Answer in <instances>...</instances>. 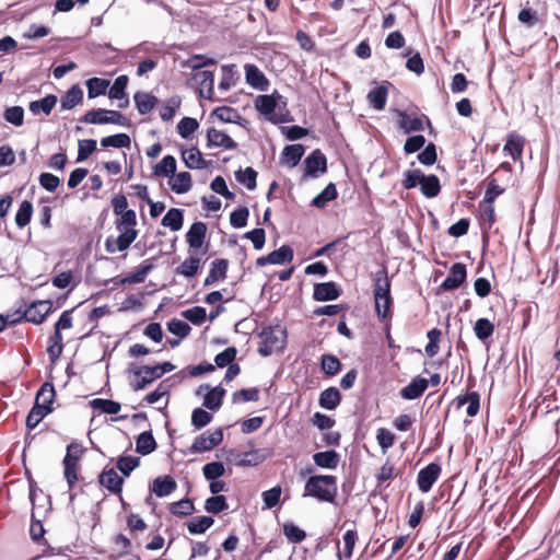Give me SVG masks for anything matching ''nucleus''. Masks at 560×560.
<instances>
[{
  "instance_id": "f704fd0d",
  "label": "nucleus",
  "mask_w": 560,
  "mask_h": 560,
  "mask_svg": "<svg viewBox=\"0 0 560 560\" xmlns=\"http://www.w3.org/2000/svg\"><path fill=\"white\" fill-rule=\"evenodd\" d=\"M337 198H338V190H337L336 184L329 183L318 195H316L312 199L311 206L318 208V209H323L327 206L328 202L334 201Z\"/></svg>"
},
{
  "instance_id": "0e129e2a",
  "label": "nucleus",
  "mask_w": 560,
  "mask_h": 560,
  "mask_svg": "<svg viewBox=\"0 0 560 560\" xmlns=\"http://www.w3.org/2000/svg\"><path fill=\"white\" fill-rule=\"evenodd\" d=\"M3 118L7 122L20 127L24 122V108L20 105L7 107L3 112Z\"/></svg>"
},
{
  "instance_id": "79ce46f5",
  "label": "nucleus",
  "mask_w": 560,
  "mask_h": 560,
  "mask_svg": "<svg viewBox=\"0 0 560 560\" xmlns=\"http://www.w3.org/2000/svg\"><path fill=\"white\" fill-rule=\"evenodd\" d=\"M320 370L326 376L331 377L342 370V363L335 354H323L320 357Z\"/></svg>"
},
{
  "instance_id": "4468645a",
  "label": "nucleus",
  "mask_w": 560,
  "mask_h": 560,
  "mask_svg": "<svg viewBox=\"0 0 560 560\" xmlns=\"http://www.w3.org/2000/svg\"><path fill=\"white\" fill-rule=\"evenodd\" d=\"M373 295L375 305L380 304L382 300L390 296V280L387 275V268L382 266L374 275L373 279Z\"/></svg>"
},
{
  "instance_id": "bb28decb",
  "label": "nucleus",
  "mask_w": 560,
  "mask_h": 560,
  "mask_svg": "<svg viewBox=\"0 0 560 560\" xmlns=\"http://www.w3.org/2000/svg\"><path fill=\"white\" fill-rule=\"evenodd\" d=\"M313 462L319 468L334 470L339 465L340 455L335 450L317 452L313 455Z\"/></svg>"
},
{
  "instance_id": "8fccbe9b",
  "label": "nucleus",
  "mask_w": 560,
  "mask_h": 560,
  "mask_svg": "<svg viewBox=\"0 0 560 560\" xmlns=\"http://www.w3.org/2000/svg\"><path fill=\"white\" fill-rule=\"evenodd\" d=\"M195 510L194 502L188 498H184L170 504V512L178 517L189 516L195 512Z\"/></svg>"
},
{
  "instance_id": "f257e3e1",
  "label": "nucleus",
  "mask_w": 560,
  "mask_h": 560,
  "mask_svg": "<svg viewBox=\"0 0 560 560\" xmlns=\"http://www.w3.org/2000/svg\"><path fill=\"white\" fill-rule=\"evenodd\" d=\"M337 478L332 475H313L304 486V497H312L319 502L334 503L337 495Z\"/></svg>"
},
{
  "instance_id": "cd10ccee",
  "label": "nucleus",
  "mask_w": 560,
  "mask_h": 560,
  "mask_svg": "<svg viewBox=\"0 0 560 560\" xmlns=\"http://www.w3.org/2000/svg\"><path fill=\"white\" fill-rule=\"evenodd\" d=\"M341 399L340 390L335 386H330L319 394L318 404L323 409L335 410L340 405Z\"/></svg>"
},
{
  "instance_id": "49530a36",
  "label": "nucleus",
  "mask_w": 560,
  "mask_h": 560,
  "mask_svg": "<svg viewBox=\"0 0 560 560\" xmlns=\"http://www.w3.org/2000/svg\"><path fill=\"white\" fill-rule=\"evenodd\" d=\"M90 406L94 410L106 415H117L121 409V405L118 401L106 398H94L90 401Z\"/></svg>"
},
{
  "instance_id": "f3484780",
  "label": "nucleus",
  "mask_w": 560,
  "mask_h": 560,
  "mask_svg": "<svg viewBox=\"0 0 560 560\" xmlns=\"http://www.w3.org/2000/svg\"><path fill=\"white\" fill-rule=\"evenodd\" d=\"M177 488L175 479L170 476H160L153 479L149 483V490L154 493L158 498H164L173 493Z\"/></svg>"
},
{
  "instance_id": "7ed1b4c3",
  "label": "nucleus",
  "mask_w": 560,
  "mask_h": 560,
  "mask_svg": "<svg viewBox=\"0 0 560 560\" xmlns=\"http://www.w3.org/2000/svg\"><path fill=\"white\" fill-rule=\"evenodd\" d=\"M80 122L83 124H92V125H118L126 128L131 127V120L122 115L118 110L114 109H105V108H94L86 112L79 119Z\"/></svg>"
},
{
  "instance_id": "5fc2aeb1",
  "label": "nucleus",
  "mask_w": 560,
  "mask_h": 560,
  "mask_svg": "<svg viewBox=\"0 0 560 560\" xmlns=\"http://www.w3.org/2000/svg\"><path fill=\"white\" fill-rule=\"evenodd\" d=\"M266 459V455L262 450H250L243 453L242 459L236 463L238 467H255L261 464Z\"/></svg>"
},
{
  "instance_id": "c85d7f7f",
  "label": "nucleus",
  "mask_w": 560,
  "mask_h": 560,
  "mask_svg": "<svg viewBox=\"0 0 560 560\" xmlns=\"http://www.w3.org/2000/svg\"><path fill=\"white\" fill-rule=\"evenodd\" d=\"M133 101L140 115H147L153 110L159 100L151 93L138 91L133 94Z\"/></svg>"
},
{
  "instance_id": "a19ab883",
  "label": "nucleus",
  "mask_w": 560,
  "mask_h": 560,
  "mask_svg": "<svg viewBox=\"0 0 560 560\" xmlns=\"http://www.w3.org/2000/svg\"><path fill=\"white\" fill-rule=\"evenodd\" d=\"M109 80L93 77L85 81V85L88 89V97L95 98L106 93L107 88L109 86Z\"/></svg>"
},
{
  "instance_id": "3c124183",
  "label": "nucleus",
  "mask_w": 560,
  "mask_h": 560,
  "mask_svg": "<svg viewBox=\"0 0 560 560\" xmlns=\"http://www.w3.org/2000/svg\"><path fill=\"white\" fill-rule=\"evenodd\" d=\"M129 82V78L126 74H121L117 77L114 80V83L112 84L109 91H108V97L110 100H118L121 101L122 98H126V89Z\"/></svg>"
},
{
  "instance_id": "c9c22d12",
  "label": "nucleus",
  "mask_w": 560,
  "mask_h": 560,
  "mask_svg": "<svg viewBox=\"0 0 560 560\" xmlns=\"http://www.w3.org/2000/svg\"><path fill=\"white\" fill-rule=\"evenodd\" d=\"M161 224L173 232L179 231L184 224V210L179 208L168 209L163 217Z\"/></svg>"
},
{
  "instance_id": "6e6552de",
  "label": "nucleus",
  "mask_w": 560,
  "mask_h": 560,
  "mask_svg": "<svg viewBox=\"0 0 560 560\" xmlns=\"http://www.w3.org/2000/svg\"><path fill=\"white\" fill-rule=\"evenodd\" d=\"M223 441V429L218 428L208 436L206 433L198 435L190 447L188 448L189 454H200L203 452L211 451L212 448L220 445Z\"/></svg>"
},
{
  "instance_id": "e2e57ef3",
  "label": "nucleus",
  "mask_w": 560,
  "mask_h": 560,
  "mask_svg": "<svg viewBox=\"0 0 560 560\" xmlns=\"http://www.w3.org/2000/svg\"><path fill=\"white\" fill-rule=\"evenodd\" d=\"M97 141L95 139H82L78 141V155L77 162L81 163L89 159V156L96 150Z\"/></svg>"
},
{
  "instance_id": "412c9836",
  "label": "nucleus",
  "mask_w": 560,
  "mask_h": 560,
  "mask_svg": "<svg viewBox=\"0 0 560 560\" xmlns=\"http://www.w3.org/2000/svg\"><path fill=\"white\" fill-rule=\"evenodd\" d=\"M211 116H214L220 121L226 124H236L241 127H246L248 125V121L240 115L237 109L226 105L214 108Z\"/></svg>"
},
{
  "instance_id": "338daca9",
  "label": "nucleus",
  "mask_w": 560,
  "mask_h": 560,
  "mask_svg": "<svg viewBox=\"0 0 560 560\" xmlns=\"http://www.w3.org/2000/svg\"><path fill=\"white\" fill-rule=\"evenodd\" d=\"M167 330L179 339H184L190 334L191 327L186 320L172 318L167 323Z\"/></svg>"
},
{
  "instance_id": "6ab92c4d",
  "label": "nucleus",
  "mask_w": 560,
  "mask_h": 560,
  "mask_svg": "<svg viewBox=\"0 0 560 560\" xmlns=\"http://www.w3.org/2000/svg\"><path fill=\"white\" fill-rule=\"evenodd\" d=\"M56 397V390L52 382L46 381L36 393L34 404H38L39 408L47 413L52 412V402Z\"/></svg>"
},
{
  "instance_id": "423d86ee",
  "label": "nucleus",
  "mask_w": 560,
  "mask_h": 560,
  "mask_svg": "<svg viewBox=\"0 0 560 560\" xmlns=\"http://www.w3.org/2000/svg\"><path fill=\"white\" fill-rule=\"evenodd\" d=\"M149 369H151L153 371L155 370L154 365H137L133 362L128 364L127 374L133 375L137 377L136 382H130V387L135 392L143 390L149 385H151L153 382L161 378V375L159 372L155 376V373L150 372Z\"/></svg>"
},
{
  "instance_id": "4be33fe9",
  "label": "nucleus",
  "mask_w": 560,
  "mask_h": 560,
  "mask_svg": "<svg viewBox=\"0 0 560 560\" xmlns=\"http://www.w3.org/2000/svg\"><path fill=\"white\" fill-rule=\"evenodd\" d=\"M229 269V260L225 258H218L211 262L210 271L203 281L205 287H210L218 281L226 279Z\"/></svg>"
},
{
  "instance_id": "473e14b6",
  "label": "nucleus",
  "mask_w": 560,
  "mask_h": 560,
  "mask_svg": "<svg viewBox=\"0 0 560 560\" xmlns=\"http://www.w3.org/2000/svg\"><path fill=\"white\" fill-rule=\"evenodd\" d=\"M226 390L221 385L210 388L203 397L202 406L209 410L218 411L222 406Z\"/></svg>"
},
{
  "instance_id": "052dcab7",
  "label": "nucleus",
  "mask_w": 560,
  "mask_h": 560,
  "mask_svg": "<svg viewBox=\"0 0 560 560\" xmlns=\"http://www.w3.org/2000/svg\"><path fill=\"white\" fill-rule=\"evenodd\" d=\"M249 210L245 206H240L230 214V224L234 229H242L247 225Z\"/></svg>"
},
{
  "instance_id": "b1692460",
  "label": "nucleus",
  "mask_w": 560,
  "mask_h": 560,
  "mask_svg": "<svg viewBox=\"0 0 560 560\" xmlns=\"http://www.w3.org/2000/svg\"><path fill=\"white\" fill-rule=\"evenodd\" d=\"M481 208V222L480 229L482 232V247L483 249L488 246L489 243V231L495 222V213L492 203H483Z\"/></svg>"
},
{
  "instance_id": "2f4dec72",
  "label": "nucleus",
  "mask_w": 560,
  "mask_h": 560,
  "mask_svg": "<svg viewBox=\"0 0 560 560\" xmlns=\"http://www.w3.org/2000/svg\"><path fill=\"white\" fill-rule=\"evenodd\" d=\"M58 98L55 94H47L45 97L40 100L32 101L28 104V109L34 116H37L40 113L48 116L56 106Z\"/></svg>"
},
{
  "instance_id": "a878e982",
  "label": "nucleus",
  "mask_w": 560,
  "mask_h": 560,
  "mask_svg": "<svg viewBox=\"0 0 560 560\" xmlns=\"http://www.w3.org/2000/svg\"><path fill=\"white\" fill-rule=\"evenodd\" d=\"M182 159L189 170H203L209 166V162L202 158L201 152L196 145H192L189 150H182Z\"/></svg>"
},
{
  "instance_id": "603ef678",
  "label": "nucleus",
  "mask_w": 560,
  "mask_h": 560,
  "mask_svg": "<svg viewBox=\"0 0 560 560\" xmlns=\"http://www.w3.org/2000/svg\"><path fill=\"white\" fill-rule=\"evenodd\" d=\"M494 325L488 318H479L476 320L474 325V332L477 339L480 341H486L489 339L494 332Z\"/></svg>"
},
{
  "instance_id": "bf43d9fd",
  "label": "nucleus",
  "mask_w": 560,
  "mask_h": 560,
  "mask_svg": "<svg viewBox=\"0 0 560 560\" xmlns=\"http://www.w3.org/2000/svg\"><path fill=\"white\" fill-rule=\"evenodd\" d=\"M283 534L292 544H300L306 538L305 530L300 528L293 522H285L283 524Z\"/></svg>"
},
{
  "instance_id": "6e6d98bb",
  "label": "nucleus",
  "mask_w": 560,
  "mask_h": 560,
  "mask_svg": "<svg viewBox=\"0 0 560 560\" xmlns=\"http://www.w3.org/2000/svg\"><path fill=\"white\" fill-rule=\"evenodd\" d=\"M200 259L196 256H189L177 268L176 273L186 278H192L199 270Z\"/></svg>"
},
{
  "instance_id": "ea45409f",
  "label": "nucleus",
  "mask_w": 560,
  "mask_h": 560,
  "mask_svg": "<svg viewBox=\"0 0 560 560\" xmlns=\"http://www.w3.org/2000/svg\"><path fill=\"white\" fill-rule=\"evenodd\" d=\"M217 59L212 57H208L206 55L196 54L192 55L190 58L183 60L180 62V66L183 68H189L194 71L201 70L202 68L210 67L217 65Z\"/></svg>"
},
{
  "instance_id": "ddd939ff",
  "label": "nucleus",
  "mask_w": 560,
  "mask_h": 560,
  "mask_svg": "<svg viewBox=\"0 0 560 560\" xmlns=\"http://www.w3.org/2000/svg\"><path fill=\"white\" fill-rule=\"evenodd\" d=\"M441 465L430 463L418 472L417 485L421 492H429L441 475Z\"/></svg>"
},
{
  "instance_id": "39448f33",
  "label": "nucleus",
  "mask_w": 560,
  "mask_h": 560,
  "mask_svg": "<svg viewBox=\"0 0 560 560\" xmlns=\"http://www.w3.org/2000/svg\"><path fill=\"white\" fill-rule=\"evenodd\" d=\"M288 105L287 98L281 95L277 90L271 94L258 95L255 100L256 110L264 115L268 121L276 114L277 108H285Z\"/></svg>"
},
{
  "instance_id": "1a4fd4ad",
  "label": "nucleus",
  "mask_w": 560,
  "mask_h": 560,
  "mask_svg": "<svg viewBox=\"0 0 560 560\" xmlns=\"http://www.w3.org/2000/svg\"><path fill=\"white\" fill-rule=\"evenodd\" d=\"M207 236V224L202 221L194 222L186 233V242L189 247L194 250H200L201 255H205L209 249V243L205 245Z\"/></svg>"
},
{
  "instance_id": "de8ad7c7",
  "label": "nucleus",
  "mask_w": 560,
  "mask_h": 560,
  "mask_svg": "<svg viewBox=\"0 0 560 560\" xmlns=\"http://www.w3.org/2000/svg\"><path fill=\"white\" fill-rule=\"evenodd\" d=\"M271 265L290 264L294 258L293 249L290 245L283 244L278 249L269 253Z\"/></svg>"
},
{
  "instance_id": "e433bc0d",
  "label": "nucleus",
  "mask_w": 560,
  "mask_h": 560,
  "mask_svg": "<svg viewBox=\"0 0 560 560\" xmlns=\"http://www.w3.org/2000/svg\"><path fill=\"white\" fill-rule=\"evenodd\" d=\"M83 101V90L79 84L72 85L65 95L61 96V109L69 110Z\"/></svg>"
},
{
  "instance_id": "4d7b16f0",
  "label": "nucleus",
  "mask_w": 560,
  "mask_h": 560,
  "mask_svg": "<svg viewBox=\"0 0 560 560\" xmlns=\"http://www.w3.org/2000/svg\"><path fill=\"white\" fill-rule=\"evenodd\" d=\"M199 128V121L192 117H183L177 124V132L183 139H189Z\"/></svg>"
},
{
  "instance_id": "9d476101",
  "label": "nucleus",
  "mask_w": 560,
  "mask_h": 560,
  "mask_svg": "<svg viewBox=\"0 0 560 560\" xmlns=\"http://www.w3.org/2000/svg\"><path fill=\"white\" fill-rule=\"evenodd\" d=\"M467 278V268L463 262H455L450 268L446 278L440 284V290L443 292L457 290Z\"/></svg>"
},
{
  "instance_id": "72a5a7b5",
  "label": "nucleus",
  "mask_w": 560,
  "mask_h": 560,
  "mask_svg": "<svg viewBox=\"0 0 560 560\" xmlns=\"http://www.w3.org/2000/svg\"><path fill=\"white\" fill-rule=\"evenodd\" d=\"M171 189L177 194L183 195L188 192L192 187V179L189 172L175 173V176L170 180Z\"/></svg>"
},
{
  "instance_id": "58836bf2",
  "label": "nucleus",
  "mask_w": 560,
  "mask_h": 560,
  "mask_svg": "<svg viewBox=\"0 0 560 560\" xmlns=\"http://www.w3.org/2000/svg\"><path fill=\"white\" fill-rule=\"evenodd\" d=\"M141 459L138 456L120 455L116 459V469L121 472V477H129L130 474L140 466Z\"/></svg>"
},
{
  "instance_id": "393cba45",
  "label": "nucleus",
  "mask_w": 560,
  "mask_h": 560,
  "mask_svg": "<svg viewBox=\"0 0 560 560\" xmlns=\"http://www.w3.org/2000/svg\"><path fill=\"white\" fill-rule=\"evenodd\" d=\"M428 386H429V382L427 378L417 376V377L412 378L411 382L407 386L401 388L400 396L407 400L417 399L423 395V393L427 390Z\"/></svg>"
},
{
  "instance_id": "680f3d73",
  "label": "nucleus",
  "mask_w": 560,
  "mask_h": 560,
  "mask_svg": "<svg viewBox=\"0 0 560 560\" xmlns=\"http://www.w3.org/2000/svg\"><path fill=\"white\" fill-rule=\"evenodd\" d=\"M281 486L277 485L269 490H266L261 493V499L264 503V509L271 510L272 508L277 506L280 502L281 498Z\"/></svg>"
},
{
  "instance_id": "0eeeda50",
  "label": "nucleus",
  "mask_w": 560,
  "mask_h": 560,
  "mask_svg": "<svg viewBox=\"0 0 560 560\" xmlns=\"http://www.w3.org/2000/svg\"><path fill=\"white\" fill-rule=\"evenodd\" d=\"M52 311L54 307L50 300L33 301L23 312L22 316L15 320L20 322L21 319H25L26 322L39 325L44 323L48 314Z\"/></svg>"
},
{
  "instance_id": "aec40b11",
  "label": "nucleus",
  "mask_w": 560,
  "mask_h": 560,
  "mask_svg": "<svg viewBox=\"0 0 560 560\" xmlns=\"http://www.w3.org/2000/svg\"><path fill=\"white\" fill-rule=\"evenodd\" d=\"M388 86H392V83L383 81L382 84L369 91L366 100L374 109L383 110L385 108L388 96Z\"/></svg>"
},
{
  "instance_id": "774afa93",
  "label": "nucleus",
  "mask_w": 560,
  "mask_h": 560,
  "mask_svg": "<svg viewBox=\"0 0 560 560\" xmlns=\"http://www.w3.org/2000/svg\"><path fill=\"white\" fill-rule=\"evenodd\" d=\"M225 472L224 464L219 460L207 463L202 467V474L206 480L211 481L219 479Z\"/></svg>"
},
{
  "instance_id": "c756f323",
  "label": "nucleus",
  "mask_w": 560,
  "mask_h": 560,
  "mask_svg": "<svg viewBox=\"0 0 560 560\" xmlns=\"http://www.w3.org/2000/svg\"><path fill=\"white\" fill-rule=\"evenodd\" d=\"M176 170V159L173 155L167 154L153 167L152 174L155 177L173 178Z\"/></svg>"
},
{
  "instance_id": "13d9d810",
  "label": "nucleus",
  "mask_w": 560,
  "mask_h": 560,
  "mask_svg": "<svg viewBox=\"0 0 560 560\" xmlns=\"http://www.w3.org/2000/svg\"><path fill=\"white\" fill-rule=\"evenodd\" d=\"M228 509V500L223 494L212 495L205 502V510L210 514H220Z\"/></svg>"
},
{
  "instance_id": "864d4df0",
  "label": "nucleus",
  "mask_w": 560,
  "mask_h": 560,
  "mask_svg": "<svg viewBox=\"0 0 560 560\" xmlns=\"http://www.w3.org/2000/svg\"><path fill=\"white\" fill-rule=\"evenodd\" d=\"M33 215V203L30 200H23L15 214V224L19 229L26 226Z\"/></svg>"
},
{
  "instance_id": "a18cd8bd",
  "label": "nucleus",
  "mask_w": 560,
  "mask_h": 560,
  "mask_svg": "<svg viewBox=\"0 0 560 560\" xmlns=\"http://www.w3.org/2000/svg\"><path fill=\"white\" fill-rule=\"evenodd\" d=\"M214 523V518L212 516H198L190 520L187 523V529L191 535H201L206 533Z\"/></svg>"
},
{
  "instance_id": "09e8293b",
  "label": "nucleus",
  "mask_w": 560,
  "mask_h": 560,
  "mask_svg": "<svg viewBox=\"0 0 560 560\" xmlns=\"http://www.w3.org/2000/svg\"><path fill=\"white\" fill-rule=\"evenodd\" d=\"M236 180L244 185L248 190H254L257 186V175L258 173L250 166L245 170H237L235 173Z\"/></svg>"
},
{
  "instance_id": "7c9ffc66",
  "label": "nucleus",
  "mask_w": 560,
  "mask_h": 560,
  "mask_svg": "<svg viewBox=\"0 0 560 560\" xmlns=\"http://www.w3.org/2000/svg\"><path fill=\"white\" fill-rule=\"evenodd\" d=\"M158 443L151 430L141 432L136 439V452L142 456L153 453Z\"/></svg>"
},
{
  "instance_id": "9b49d317",
  "label": "nucleus",
  "mask_w": 560,
  "mask_h": 560,
  "mask_svg": "<svg viewBox=\"0 0 560 560\" xmlns=\"http://www.w3.org/2000/svg\"><path fill=\"white\" fill-rule=\"evenodd\" d=\"M101 487L105 488L113 494L120 495L124 487V478L120 477L113 467H104L97 476Z\"/></svg>"
},
{
  "instance_id": "c03bdc74",
  "label": "nucleus",
  "mask_w": 560,
  "mask_h": 560,
  "mask_svg": "<svg viewBox=\"0 0 560 560\" xmlns=\"http://www.w3.org/2000/svg\"><path fill=\"white\" fill-rule=\"evenodd\" d=\"M524 148V139L520 136L510 135L503 147V151L510 155L513 161H517L522 158Z\"/></svg>"
},
{
  "instance_id": "f03ea898",
  "label": "nucleus",
  "mask_w": 560,
  "mask_h": 560,
  "mask_svg": "<svg viewBox=\"0 0 560 560\" xmlns=\"http://www.w3.org/2000/svg\"><path fill=\"white\" fill-rule=\"evenodd\" d=\"M258 337L262 339L258 347L261 357H269L273 351L281 352L287 347V328L280 324L264 327Z\"/></svg>"
},
{
  "instance_id": "69168bd1",
  "label": "nucleus",
  "mask_w": 560,
  "mask_h": 560,
  "mask_svg": "<svg viewBox=\"0 0 560 560\" xmlns=\"http://www.w3.org/2000/svg\"><path fill=\"white\" fill-rule=\"evenodd\" d=\"M182 316L196 326H200L207 318V311L202 306H194L182 312Z\"/></svg>"
},
{
  "instance_id": "4c0bfd02",
  "label": "nucleus",
  "mask_w": 560,
  "mask_h": 560,
  "mask_svg": "<svg viewBox=\"0 0 560 560\" xmlns=\"http://www.w3.org/2000/svg\"><path fill=\"white\" fill-rule=\"evenodd\" d=\"M420 191L425 198H434L441 191L440 178L435 174H429L423 176Z\"/></svg>"
},
{
  "instance_id": "dca6fc26",
  "label": "nucleus",
  "mask_w": 560,
  "mask_h": 560,
  "mask_svg": "<svg viewBox=\"0 0 560 560\" xmlns=\"http://www.w3.org/2000/svg\"><path fill=\"white\" fill-rule=\"evenodd\" d=\"M207 148L235 150L237 148V143L228 133L211 127L207 130Z\"/></svg>"
},
{
  "instance_id": "f8f14e48",
  "label": "nucleus",
  "mask_w": 560,
  "mask_h": 560,
  "mask_svg": "<svg viewBox=\"0 0 560 560\" xmlns=\"http://www.w3.org/2000/svg\"><path fill=\"white\" fill-rule=\"evenodd\" d=\"M341 287L335 281L318 282L314 284L313 300L316 302H329L342 295Z\"/></svg>"
},
{
  "instance_id": "5701e85b",
  "label": "nucleus",
  "mask_w": 560,
  "mask_h": 560,
  "mask_svg": "<svg viewBox=\"0 0 560 560\" xmlns=\"http://www.w3.org/2000/svg\"><path fill=\"white\" fill-rule=\"evenodd\" d=\"M397 125L405 133L423 130V121L420 117H411L406 110L396 109Z\"/></svg>"
},
{
  "instance_id": "20e7f679",
  "label": "nucleus",
  "mask_w": 560,
  "mask_h": 560,
  "mask_svg": "<svg viewBox=\"0 0 560 560\" xmlns=\"http://www.w3.org/2000/svg\"><path fill=\"white\" fill-rule=\"evenodd\" d=\"M327 158L320 149L313 150L303 161L301 183L315 179L327 172Z\"/></svg>"
},
{
  "instance_id": "a211bd4d",
  "label": "nucleus",
  "mask_w": 560,
  "mask_h": 560,
  "mask_svg": "<svg viewBox=\"0 0 560 560\" xmlns=\"http://www.w3.org/2000/svg\"><path fill=\"white\" fill-rule=\"evenodd\" d=\"M305 153V147L301 143L285 145L280 154V164L293 168L299 165Z\"/></svg>"
},
{
  "instance_id": "2eb2a0df",
  "label": "nucleus",
  "mask_w": 560,
  "mask_h": 560,
  "mask_svg": "<svg viewBox=\"0 0 560 560\" xmlns=\"http://www.w3.org/2000/svg\"><path fill=\"white\" fill-rule=\"evenodd\" d=\"M245 80L248 85L255 90L266 92L269 88V80L265 73L254 63H246L244 66Z\"/></svg>"
},
{
  "instance_id": "37998d69",
  "label": "nucleus",
  "mask_w": 560,
  "mask_h": 560,
  "mask_svg": "<svg viewBox=\"0 0 560 560\" xmlns=\"http://www.w3.org/2000/svg\"><path fill=\"white\" fill-rule=\"evenodd\" d=\"M101 145L103 148L129 149L131 139L129 135L120 132L102 138Z\"/></svg>"
}]
</instances>
